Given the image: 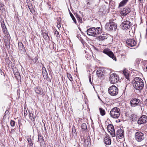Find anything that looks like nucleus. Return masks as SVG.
Wrapping results in <instances>:
<instances>
[{"label":"nucleus","instance_id":"f257e3e1","mask_svg":"<svg viewBox=\"0 0 147 147\" xmlns=\"http://www.w3.org/2000/svg\"><path fill=\"white\" fill-rule=\"evenodd\" d=\"M133 84L134 88L139 91L143 89L144 85L143 80L139 77L134 78L133 81Z\"/></svg>","mask_w":147,"mask_h":147},{"label":"nucleus","instance_id":"f03ea898","mask_svg":"<svg viewBox=\"0 0 147 147\" xmlns=\"http://www.w3.org/2000/svg\"><path fill=\"white\" fill-rule=\"evenodd\" d=\"M87 33L88 35L96 36L101 32V29L100 27H92L87 29Z\"/></svg>","mask_w":147,"mask_h":147},{"label":"nucleus","instance_id":"7ed1b4c3","mask_svg":"<svg viewBox=\"0 0 147 147\" xmlns=\"http://www.w3.org/2000/svg\"><path fill=\"white\" fill-rule=\"evenodd\" d=\"M110 114L113 118H118L120 116V109L117 107H114L110 111Z\"/></svg>","mask_w":147,"mask_h":147},{"label":"nucleus","instance_id":"20e7f679","mask_svg":"<svg viewBox=\"0 0 147 147\" xmlns=\"http://www.w3.org/2000/svg\"><path fill=\"white\" fill-rule=\"evenodd\" d=\"M105 28L108 31H115L117 28V25L115 22L110 21L109 23L106 24Z\"/></svg>","mask_w":147,"mask_h":147},{"label":"nucleus","instance_id":"39448f33","mask_svg":"<svg viewBox=\"0 0 147 147\" xmlns=\"http://www.w3.org/2000/svg\"><path fill=\"white\" fill-rule=\"evenodd\" d=\"M145 138V136L144 133L140 131L136 132L135 134V140L138 142L142 141Z\"/></svg>","mask_w":147,"mask_h":147},{"label":"nucleus","instance_id":"423d86ee","mask_svg":"<svg viewBox=\"0 0 147 147\" xmlns=\"http://www.w3.org/2000/svg\"><path fill=\"white\" fill-rule=\"evenodd\" d=\"M108 92L112 96H115L118 93V89L115 86H110L108 89Z\"/></svg>","mask_w":147,"mask_h":147},{"label":"nucleus","instance_id":"0eeeda50","mask_svg":"<svg viewBox=\"0 0 147 147\" xmlns=\"http://www.w3.org/2000/svg\"><path fill=\"white\" fill-rule=\"evenodd\" d=\"M131 23L129 21L126 20L123 22L121 25V28L123 30H127L129 29L131 26Z\"/></svg>","mask_w":147,"mask_h":147},{"label":"nucleus","instance_id":"6e6552de","mask_svg":"<svg viewBox=\"0 0 147 147\" xmlns=\"http://www.w3.org/2000/svg\"><path fill=\"white\" fill-rule=\"evenodd\" d=\"M109 81L112 84H115L117 83L119 80V78L116 74L115 73L110 74Z\"/></svg>","mask_w":147,"mask_h":147},{"label":"nucleus","instance_id":"1a4fd4ad","mask_svg":"<svg viewBox=\"0 0 147 147\" xmlns=\"http://www.w3.org/2000/svg\"><path fill=\"white\" fill-rule=\"evenodd\" d=\"M103 52L104 53L107 55L109 57L112 58L113 60L116 61V58L115 57L113 53L108 49H105Z\"/></svg>","mask_w":147,"mask_h":147},{"label":"nucleus","instance_id":"9d476101","mask_svg":"<svg viewBox=\"0 0 147 147\" xmlns=\"http://www.w3.org/2000/svg\"><path fill=\"white\" fill-rule=\"evenodd\" d=\"M127 44L129 46L132 47L135 46L137 44L136 41L133 39H129L126 41Z\"/></svg>","mask_w":147,"mask_h":147},{"label":"nucleus","instance_id":"9b49d317","mask_svg":"<svg viewBox=\"0 0 147 147\" xmlns=\"http://www.w3.org/2000/svg\"><path fill=\"white\" fill-rule=\"evenodd\" d=\"M147 121V117L145 115H142L138 121V123L141 125L145 123Z\"/></svg>","mask_w":147,"mask_h":147},{"label":"nucleus","instance_id":"f8f14e48","mask_svg":"<svg viewBox=\"0 0 147 147\" xmlns=\"http://www.w3.org/2000/svg\"><path fill=\"white\" fill-rule=\"evenodd\" d=\"M140 101L138 99L136 98L131 100L130 101L131 105V107H135L138 105V104Z\"/></svg>","mask_w":147,"mask_h":147},{"label":"nucleus","instance_id":"ddd939ff","mask_svg":"<svg viewBox=\"0 0 147 147\" xmlns=\"http://www.w3.org/2000/svg\"><path fill=\"white\" fill-rule=\"evenodd\" d=\"M12 69L13 74L16 78L18 80L20 79L21 76L18 69L16 67L12 68Z\"/></svg>","mask_w":147,"mask_h":147},{"label":"nucleus","instance_id":"4468645a","mask_svg":"<svg viewBox=\"0 0 147 147\" xmlns=\"http://www.w3.org/2000/svg\"><path fill=\"white\" fill-rule=\"evenodd\" d=\"M131 11L129 8L127 7L123 8L121 12V14L122 16H125Z\"/></svg>","mask_w":147,"mask_h":147},{"label":"nucleus","instance_id":"2eb2a0df","mask_svg":"<svg viewBox=\"0 0 147 147\" xmlns=\"http://www.w3.org/2000/svg\"><path fill=\"white\" fill-rule=\"evenodd\" d=\"M18 48L19 50L22 53H24L25 51V49L23 44L22 42H19L18 43Z\"/></svg>","mask_w":147,"mask_h":147},{"label":"nucleus","instance_id":"dca6fc26","mask_svg":"<svg viewBox=\"0 0 147 147\" xmlns=\"http://www.w3.org/2000/svg\"><path fill=\"white\" fill-rule=\"evenodd\" d=\"M2 20V21L1 20V27L3 31V33L4 34H6L7 33V28L5 24L3 19Z\"/></svg>","mask_w":147,"mask_h":147},{"label":"nucleus","instance_id":"f3484780","mask_svg":"<svg viewBox=\"0 0 147 147\" xmlns=\"http://www.w3.org/2000/svg\"><path fill=\"white\" fill-rule=\"evenodd\" d=\"M104 141L106 145H109L111 144V140L109 136H107L105 137L104 139Z\"/></svg>","mask_w":147,"mask_h":147},{"label":"nucleus","instance_id":"a211bd4d","mask_svg":"<svg viewBox=\"0 0 147 147\" xmlns=\"http://www.w3.org/2000/svg\"><path fill=\"white\" fill-rule=\"evenodd\" d=\"M108 35L106 34H102V35L100 36L97 37V39L100 41H103L107 38Z\"/></svg>","mask_w":147,"mask_h":147},{"label":"nucleus","instance_id":"6ab92c4d","mask_svg":"<svg viewBox=\"0 0 147 147\" xmlns=\"http://www.w3.org/2000/svg\"><path fill=\"white\" fill-rule=\"evenodd\" d=\"M116 134L118 136L121 138H122L124 136V131L121 129L118 130L116 132Z\"/></svg>","mask_w":147,"mask_h":147},{"label":"nucleus","instance_id":"aec40b11","mask_svg":"<svg viewBox=\"0 0 147 147\" xmlns=\"http://www.w3.org/2000/svg\"><path fill=\"white\" fill-rule=\"evenodd\" d=\"M29 113L30 119L33 121H34V117H35V116L34 114L33 111H29Z\"/></svg>","mask_w":147,"mask_h":147},{"label":"nucleus","instance_id":"412c9836","mask_svg":"<svg viewBox=\"0 0 147 147\" xmlns=\"http://www.w3.org/2000/svg\"><path fill=\"white\" fill-rule=\"evenodd\" d=\"M96 75L97 76L100 78H102L104 76V72L100 69H98L96 72Z\"/></svg>","mask_w":147,"mask_h":147},{"label":"nucleus","instance_id":"4be33fe9","mask_svg":"<svg viewBox=\"0 0 147 147\" xmlns=\"http://www.w3.org/2000/svg\"><path fill=\"white\" fill-rule=\"evenodd\" d=\"M128 1V0H123L122 1L119 3L118 7L119 8L124 6L126 4Z\"/></svg>","mask_w":147,"mask_h":147},{"label":"nucleus","instance_id":"5701e85b","mask_svg":"<svg viewBox=\"0 0 147 147\" xmlns=\"http://www.w3.org/2000/svg\"><path fill=\"white\" fill-rule=\"evenodd\" d=\"M34 89L36 92L38 94H40L42 90V89L40 88L39 87H35Z\"/></svg>","mask_w":147,"mask_h":147},{"label":"nucleus","instance_id":"b1692460","mask_svg":"<svg viewBox=\"0 0 147 147\" xmlns=\"http://www.w3.org/2000/svg\"><path fill=\"white\" fill-rule=\"evenodd\" d=\"M110 130H111V131H110L109 132L112 137H115V134L114 127H113V128H111V129H110Z\"/></svg>","mask_w":147,"mask_h":147},{"label":"nucleus","instance_id":"393cba45","mask_svg":"<svg viewBox=\"0 0 147 147\" xmlns=\"http://www.w3.org/2000/svg\"><path fill=\"white\" fill-rule=\"evenodd\" d=\"M90 137H87L86 140L84 139V140L82 141V142H83L84 144H89V142H90Z\"/></svg>","mask_w":147,"mask_h":147},{"label":"nucleus","instance_id":"a878e982","mask_svg":"<svg viewBox=\"0 0 147 147\" xmlns=\"http://www.w3.org/2000/svg\"><path fill=\"white\" fill-rule=\"evenodd\" d=\"M99 110L100 115L102 116L104 115L105 114V110L101 108H100Z\"/></svg>","mask_w":147,"mask_h":147},{"label":"nucleus","instance_id":"bb28decb","mask_svg":"<svg viewBox=\"0 0 147 147\" xmlns=\"http://www.w3.org/2000/svg\"><path fill=\"white\" fill-rule=\"evenodd\" d=\"M44 139L43 137L40 135H39L38 136V141L40 143H41L44 142Z\"/></svg>","mask_w":147,"mask_h":147},{"label":"nucleus","instance_id":"cd10ccee","mask_svg":"<svg viewBox=\"0 0 147 147\" xmlns=\"http://www.w3.org/2000/svg\"><path fill=\"white\" fill-rule=\"evenodd\" d=\"M81 128L84 130H85L87 129L86 124L85 123H83L81 125Z\"/></svg>","mask_w":147,"mask_h":147},{"label":"nucleus","instance_id":"c85d7f7f","mask_svg":"<svg viewBox=\"0 0 147 147\" xmlns=\"http://www.w3.org/2000/svg\"><path fill=\"white\" fill-rule=\"evenodd\" d=\"M113 126L111 124H110L109 125L107 126V130L109 132L110 131H111V130H110V129H111V128H113Z\"/></svg>","mask_w":147,"mask_h":147},{"label":"nucleus","instance_id":"c756f323","mask_svg":"<svg viewBox=\"0 0 147 147\" xmlns=\"http://www.w3.org/2000/svg\"><path fill=\"white\" fill-rule=\"evenodd\" d=\"M43 36L44 39L46 40H47L49 38V36H48V34H47V33H43Z\"/></svg>","mask_w":147,"mask_h":147},{"label":"nucleus","instance_id":"7c9ffc66","mask_svg":"<svg viewBox=\"0 0 147 147\" xmlns=\"http://www.w3.org/2000/svg\"><path fill=\"white\" fill-rule=\"evenodd\" d=\"M77 19L80 23H82V18L79 15H77Z\"/></svg>","mask_w":147,"mask_h":147},{"label":"nucleus","instance_id":"2f4dec72","mask_svg":"<svg viewBox=\"0 0 147 147\" xmlns=\"http://www.w3.org/2000/svg\"><path fill=\"white\" fill-rule=\"evenodd\" d=\"M67 77L69 79V80L71 81H73V78L71 76V75L70 74H69L68 73L67 74Z\"/></svg>","mask_w":147,"mask_h":147},{"label":"nucleus","instance_id":"473e14b6","mask_svg":"<svg viewBox=\"0 0 147 147\" xmlns=\"http://www.w3.org/2000/svg\"><path fill=\"white\" fill-rule=\"evenodd\" d=\"M15 122L12 120H11L10 121V125L11 127L14 126L15 125Z\"/></svg>","mask_w":147,"mask_h":147},{"label":"nucleus","instance_id":"72a5a7b5","mask_svg":"<svg viewBox=\"0 0 147 147\" xmlns=\"http://www.w3.org/2000/svg\"><path fill=\"white\" fill-rule=\"evenodd\" d=\"M27 140L28 141V142L31 146H32L33 145V143L32 142V141L31 140V139L30 138H29Z\"/></svg>","mask_w":147,"mask_h":147},{"label":"nucleus","instance_id":"f704fd0d","mask_svg":"<svg viewBox=\"0 0 147 147\" xmlns=\"http://www.w3.org/2000/svg\"><path fill=\"white\" fill-rule=\"evenodd\" d=\"M43 76L45 78H47V75H48L47 72V71H46V69L45 70V72L43 73Z\"/></svg>","mask_w":147,"mask_h":147},{"label":"nucleus","instance_id":"c9c22d12","mask_svg":"<svg viewBox=\"0 0 147 147\" xmlns=\"http://www.w3.org/2000/svg\"><path fill=\"white\" fill-rule=\"evenodd\" d=\"M24 115L25 117H26V116L28 114V112L26 111V109H24Z\"/></svg>","mask_w":147,"mask_h":147},{"label":"nucleus","instance_id":"e433bc0d","mask_svg":"<svg viewBox=\"0 0 147 147\" xmlns=\"http://www.w3.org/2000/svg\"><path fill=\"white\" fill-rule=\"evenodd\" d=\"M124 74L125 75L126 78L128 80L129 79V74L128 73H126Z\"/></svg>","mask_w":147,"mask_h":147},{"label":"nucleus","instance_id":"4c0bfd02","mask_svg":"<svg viewBox=\"0 0 147 147\" xmlns=\"http://www.w3.org/2000/svg\"><path fill=\"white\" fill-rule=\"evenodd\" d=\"M72 129V132H73V134H73L74 135H76V129H75V128L74 127V128H73Z\"/></svg>","mask_w":147,"mask_h":147},{"label":"nucleus","instance_id":"58836bf2","mask_svg":"<svg viewBox=\"0 0 147 147\" xmlns=\"http://www.w3.org/2000/svg\"><path fill=\"white\" fill-rule=\"evenodd\" d=\"M5 45L7 47L9 48V47H10V45H9V43L8 42H7L5 41Z\"/></svg>","mask_w":147,"mask_h":147},{"label":"nucleus","instance_id":"ea45409f","mask_svg":"<svg viewBox=\"0 0 147 147\" xmlns=\"http://www.w3.org/2000/svg\"><path fill=\"white\" fill-rule=\"evenodd\" d=\"M54 34L57 37L58 35H59V32L57 31L56 30L55 31L54 33Z\"/></svg>","mask_w":147,"mask_h":147},{"label":"nucleus","instance_id":"a19ab883","mask_svg":"<svg viewBox=\"0 0 147 147\" xmlns=\"http://www.w3.org/2000/svg\"><path fill=\"white\" fill-rule=\"evenodd\" d=\"M134 114H131L130 116V118L132 120H133V119L134 118Z\"/></svg>","mask_w":147,"mask_h":147},{"label":"nucleus","instance_id":"79ce46f5","mask_svg":"<svg viewBox=\"0 0 147 147\" xmlns=\"http://www.w3.org/2000/svg\"><path fill=\"white\" fill-rule=\"evenodd\" d=\"M72 19L73 21L74 22V23L76 24L77 22L75 18L74 17L72 18Z\"/></svg>","mask_w":147,"mask_h":147},{"label":"nucleus","instance_id":"37998d69","mask_svg":"<svg viewBox=\"0 0 147 147\" xmlns=\"http://www.w3.org/2000/svg\"><path fill=\"white\" fill-rule=\"evenodd\" d=\"M9 111L8 110H6L5 113V116L6 115H7L9 113Z\"/></svg>","mask_w":147,"mask_h":147},{"label":"nucleus","instance_id":"c03bdc74","mask_svg":"<svg viewBox=\"0 0 147 147\" xmlns=\"http://www.w3.org/2000/svg\"><path fill=\"white\" fill-rule=\"evenodd\" d=\"M89 80L90 82L92 84V82L91 81V76H90V75H89Z\"/></svg>","mask_w":147,"mask_h":147},{"label":"nucleus","instance_id":"a18cd8bd","mask_svg":"<svg viewBox=\"0 0 147 147\" xmlns=\"http://www.w3.org/2000/svg\"><path fill=\"white\" fill-rule=\"evenodd\" d=\"M123 73L124 74H125L126 73H128L127 72V70H126V69L124 70L123 71Z\"/></svg>","mask_w":147,"mask_h":147},{"label":"nucleus","instance_id":"49530a36","mask_svg":"<svg viewBox=\"0 0 147 147\" xmlns=\"http://www.w3.org/2000/svg\"><path fill=\"white\" fill-rule=\"evenodd\" d=\"M70 14L71 18L73 17H74L73 14L71 12L70 13Z\"/></svg>","mask_w":147,"mask_h":147},{"label":"nucleus","instance_id":"de8ad7c7","mask_svg":"<svg viewBox=\"0 0 147 147\" xmlns=\"http://www.w3.org/2000/svg\"><path fill=\"white\" fill-rule=\"evenodd\" d=\"M57 27H58V28H60L61 27V25L60 24H57Z\"/></svg>","mask_w":147,"mask_h":147},{"label":"nucleus","instance_id":"09e8293b","mask_svg":"<svg viewBox=\"0 0 147 147\" xmlns=\"http://www.w3.org/2000/svg\"><path fill=\"white\" fill-rule=\"evenodd\" d=\"M121 56L123 57H124L125 56V54H122L121 55Z\"/></svg>","mask_w":147,"mask_h":147},{"label":"nucleus","instance_id":"8fccbe9b","mask_svg":"<svg viewBox=\"0 0 147 147\" xmlns=\"http://www.w3.org/2000/svg\"><path fill=\"white\" fill-rule=\"evenodd\" d=\"M145 104H147V98L146 100L144 102Z\"/></svg>","mask_w":147,"mask_h":147},{"label":"nucleus","instance_id":"3c124183","mask_svg":"<svg viewBox=\"0 0 147 147\" xmlns=\"http://www.w3.org/2000/svg\"><path fill=\"white\" fill-rule=\"evenodd\" d=\"M139 1H142L143 0H139Z\"/></svg>","mask_w":147,"mask_h":147},{"label":"nucleus","instance_id":"603ef678","mask_svg":"<svg viewBox=\"0 0 147 147\" xmlns=\"http://www.w3.org/2000/svg\"><path fill=\"white\" fill-rule=\"evenodd\" d=\"M49 6V9H50L51 8V7L50 6Z\"/></svg>","mask_w":147,"mask_h":147},{"label":"nucleus","instance_id":"864d4df0","mask_svg":"<svg viewBox=\"0 0 147 147\" xmlns=\"http://www.w3.org/2000/svg\"><path fill=\"white\" fill-rule=\"evenodd\" d=\"M98 98H99L100 99V97H99V96H98Z\"/></svg>","mask_w":147,"mask_h":147},{"label":"nucleus","instance_id":"5fc2aeb1","mask_svg":"<svg viewBox=\"0 0 147 147\" xmlns=\"http://www.w3.org/2000/svg\"><path fill=\"white\" fill-rule=\"evenodd\" d=\"M146 69H147V66L146 67Z\"/></svg>","mask_w":147,"mask_h":147}]
</instances>
